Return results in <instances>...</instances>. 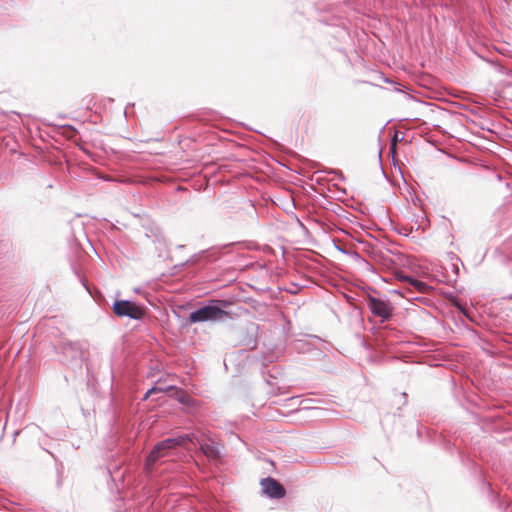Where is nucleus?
Returning <instances> with one entry per match:
<instances>
[{
    "mask_svg": "<svg viewBox=\"0 0 512 512\" xmlns=\"http://www.w3.org/2000/svg\"><path fill=\"white\" fill-rule=\"evenodd\" d=\"M229 305L226 300L212 299L189 314L187 323L195 324L200 322H223L229 317L225 308Z\"/></svg>",
    "mask_w": 512,
    "mask_h": 512,
    "instance_id": "1",
    "label": "nucleus"
},
{
    "mask_svg": "<svg viewBox=\"0 0 512 512\" xmlns=\"http://www.w3.org/2000/svg\"><path fill=\"white\" fill-rule=\"evenodd\" d=\"M367 307L373 316L380 319V323L390 321L394 315V306L389 300L369 295L367 298Z\"/></svg>",
    "mask_w": 512,
    "mask_h": 512,
    "instance_id": "2",
    "label": "nucleus"
},
{
    "mask_svg": "<svg viewBox=\"0 0 512 512\" xmlns=\"http://www.w3.org/2000/svg\"><path fill=\"white\" fill-rule=\"evenodd\" d=\"M113 311L118 317H128L133 320H142L145 316L144 307L130 300L115 301Z\"/></svg>",
    "mask_w": 512,
    "mask_h": 512,
    "instance_id": "3",
    "label": "nucleus"
},
{
    "mask_svg": "<svg viewBox=\"0 0 512 512\" xmlns=\"http://www.w3.org/2000/svg\"><path fill=\"white\" fill-rule=\"evenodd\" d=\"M200 451L209 459L218 462L222 458V451L219 444L211 437H199L197 439Z\"/></svg>",
    "mask_w": 512,
    "mask_h": 512,
    "instance_id": "4",
    "label": "nucleus"
},
{
    "mask_svg": "<svg viewBox=\"0 0 512 512\" xmlns=\"http://www.w3.org/2000/svg\"><path fill=\"white\" fill-rule=\"evenodd\" d=\"M260 484L263 492L271 499H281L286 494L284 486L272 477L263 478Z\"/></svg>",
    "mask_w": 512,
    "mask_h": 512,
    "instance_id": "5",
    "label": "nucleus"
},
{
    "mask_svg": "<svg viewBox=\"0 0 512 512\" xmlns=\"http://www.w3.org/2000/svg\"><path fill=\"white\" fill-rule=\"evenodd\" d=\"M176 448V446L173 444L172 438L164 439L160 442H158L152 451L149 453L147 460L148 462L154 463L157 461L160 457L165 456L166 451Z\"/></svg>",
    "mask_w": 512,
    "mask_h": 512,
    "instance_id": "6",
    "label": "nucleus"
},
{
    "mask_svg": "<svg viewBox=\"0 0 512 512\" xmlns=\"http://www.w3.org/2000/svg\"><path fill=\"white\" fill-rule=\"evenodd\" d=\"M199 437L195 434V433H185V434H181V435H178L176 437H172V440H173V444L178 447V446H183L184 444L186 443H197V439Z\"/></svg>",
    "mask_w": 512,
    "mask_h": 512,
    "instance_id": "7",
    "label": "nucleus"
},
{
    "mask_svg": "<svg viewBox=\"0 0 512 512\" xmlns=\"http://www.w3.org/2000/svg\"><path fill=\"white\" fill-rule=\"evenodd\" d=\"M205 254V251H202L201 253L198 254H194L185 262V264L197 265L204 259Z\"/></svg>",
    "mask_w": 512,
    "mask_h": 512,
    "instance_id": "8",
    "label": "nucleus"
},
{
    "mask_svg": "<svg viewBox=\"0 0 512 512\" xmlns=\"http://www.w3.org/2000/svg\"><path fill=\"white\" fill-rule=\"evenodd\" d=\"M404 279L407 280L412 286H414L418 290H422V288L425 286V284L422 281L414 279L410 276H407Z\"/></svg>",
    "mask_w": 512,
    "mask_h": 512,
    "instance_id": "9",
    "label": "nucleus"
},
{
    "mask_svg": "<svg viewBox=\"0 0 512 512\" xmlns=\"http://www.w3.org/2000/svg\"><path fill=\"white\" fill-rule=\"evenodd\" d=\"M172 388H173L172 386H169V387L167 388V390H168V389H172ZM165 391H166V389H164V388H160V387L154 386V387H152L151 389H149V390L145 393V395H144V399H147V398L149 397V395H150V394L159 393V392H165Z\"/></svg>",
    "mask_w": 512,
    "mask_h": 512,
    "instance_id": "10",
    "label": "nucleus"
},
{
    "mask_svg": "<svg viewBox=\"0 0 512 512\" xmlns=\"http://www.w3.org/2000/svg\"><path fill=\"white\" fill-rule=\"evenodd\" d=\"M337 249H338L339 251H341L342 253H344V254H349V255H354V256H356V257H359V254H358V253H356V252H350V251H347V250H345V249H343V248H341V247H339V246H337Z\"/></svg>",
    "mask_w": 512,
    "mask_h": 512,
    "instance_id": "11",
    "label": "nucleus"
},
{
    "mask_svg": "<svg viewBox=\"0 0 512 512\" xmlns=\"http://www.w3.org/2000/svg\"><path fill=\"white\" fill-rule=\"evenodd\" d=\"M150 231H151V233H152L156 238H158V234H159V229H158V228H152Z\"/></svg>",
    "mask_w": 512,
    "mask_h": 512,
    "instance_id": "12",
    "label": "nucleus"
},
{
    "mask_svg": "<svg viewBox=\"0 0 512 512\" xmlns=\"http://www.w3.org/2000/svg\"><path fill=\"white\" fill-rule=\"evenodd\" d=\"M250 344H251V348H255V347H256V345H257V340H256V339H253L252 341H250V342L248 343V345H250Z\"/></svg>",
    "mask_w": 512,
    "mask_h": 512,
    "instance_id": "13",
    "label": "nucleus"
},
{
    "mask_svg": "<svg viewBox=\"0 0 512 512\" xmlns=\"http://www.w3.org/2000/svg\"><path fill=\"white\" fill-rule=\"evenodd\" d=\"M69 129H71L73 132H76V129L72 126H69Z\"/></svg>",
    "mask_w": 512,
    "mask_h": 512,
    "instance_id": "14",
    "label": "nucleus"
},
{
    "mask_svg": "<svg viewBox=\"0 0 512 512\" xmlns=\"http://www.w3.org/2000/svg\"><path fill=\"white\" fill-rule=\"evenodd\" d=\"M177 248L182 249V248H184V245H178Z\"/></svg>",
    "mask_w": 512,
    "mask_h": 512,
    "instance_id": "15",
    "label": "nucleus"
},
{
    "mask_svg": "<svg viewBox=\"0 0 512 512\" xmlns=\"http://www.w3.org/2000/svg\"><path fill=\"white\" fill-rule=\"evenodd\" d=\"M402 395H403L404 399L406 400L407 394L404 392Z\"/></svg>",
    "mask_w": 512,
    "mask_h": 512,
    "instance_id": "16",
    "label": "nucleus"
},
{
    "mask_svg": "<svg viewBox=\"0 0 512 512\" xmlns=\"http://www.w3.org/2000/svg\"><path fill=\"white\" fill-rule=\"evenodd\" d=\"M19 434V431L14 432V437H16Z\"/></svg>",
    "mask_w": 512,
    "mask_h": 512,
    "instance_id": "17",
    "label": "nucleus"
},
{
    "mask_svg": "<svg viewBox=\"0 0 512 512\" xmlns=\"http://www.w3.org/2000/svg\"><path fill=\"white\" fill-rule=\"evenodd\" d=\"M338 174H339V177H340V178H343V175H342V173H341V172H338Z\"/></svg>",
    "mask_w": 512,
    "mask_h": 512,
    "instance_id": "18",
    "label": "nucleus"
}]
</instances>
